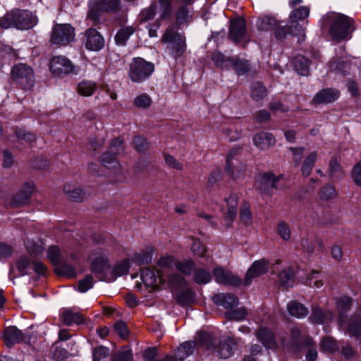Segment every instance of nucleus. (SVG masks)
Instances as JSON below:
<instances>
[{"mask_svg":"<svg viewBox=\"0 0 361 361\" xmlns=\"http://www.w3.org/2000/svg\"><path fill=\"white\" fill-rule=\"evenodd\" d=\"M200 341L207 350L216 352L223 359L231 357L233 353V347L237 345V341L234 338L227 337L222 341H216L212 334L208 333L203 334Z\"/></svg>","mask_w":361,"mask_h":361,"instance_id":"1","label":"nucleus"},{"mask_svg":"<svg viewBox=\"0 0 361 361\" xmlns=\"http://www.w3.org/2000/svg\"><path fill=\"white\" fill-rule=\"evenodd\" d=\"M330 23L329 32L331 37L337 41L348 37L353 31V20L341 13H331L327 16Z\"/></svg>","mask_w":361,"mask_h":361,"instance_id":"2","label":"nucleus"},{"mask_svg":"<svg viewBox=\"0 0 361 361\" xmlns=\"http://www.w3.org/2000/svg\"><path fill=\"white\" fill-rule=\"evenodd\" d=\"M154 71V63L137 57L130 64L128 75L133 82L140 83L147 80Z\"/></svg>","mask_w":361,"mask_h":361,"instance_id":"3","label":"nucleus"},{"mask_svg":"<svg viewBox=\"0 0 361 361\" xmlns=\"http://www.w3.org/2000/svg\"><path fill=\"white\" fill-rule=\"evenodd\" d=\"M106 245L94 248L90 256V270L96 274L106 273L110 269Z\"/></svg>","mask_w":361,"mask_h":361,"instance_id":"4","label":"nucleus"},{"mask_svg":"<svg viewBox=\"0 0 361 361\" xmlns=\"http://www.w3.org/2000/svg\"><path fill=\"white\" fill-rule=\"evenodd\" d=\"M161 42L170 44V49L175 58L183 54L186 49L185 37L177 32L175 27L169 26L161 37Z\"/></svg>","mask_w":361,"mask_h":361,"instance_id":"5","label":"nucleus"},{"mask_svg":"<svg viewBox=\"0 0 361 361\" xmlns=\"http://www.w3.org/2000/svg\"><path fill=\"white\" fill-rule=\"evenodd\" d=\"M11 78L17 82L22 89L29 90L35 83V75L33 70L24 63H19L12 68Z\"/></svg>","mask_w":361,"mask_h":361,"instance_id":"6","label":"nucleus"},{"mask_svg":"<svg viewBox=\"0 0 361 361\" xmlns=\"http://www.w3.org/2000/svg\"><path fill=\"white\" fill-rule=\"evenodd\" d=\"M240 150L239 147H234L226 157L225 171L234 181H242L247 175V169L245 165L240 164L235 166L233 162L234 157L239 153Z\"/></svg>","mask_w":361,"mask_h":361,"instance_id":"7","label":"nucleus"},{"mask_svg":"<svg viewBox=\"0 0 361 361\" xmlns=\"http://www.w3.org/2000/svg\"><path fill=\"white\" fill-rule=\"evenodd\" d=\"M75 30L69 24H56L52 29L51 42L59 45H67L74 39Z\"/></svg>","mask_w":361,"mask_h":361,"instance_id":"8","label":"nucleus"},{"mask_svg":"<svg viewBox=\"0 0 361 361\" xmlns=\"http://www.w3.org/2000/svg\"><path fill=\"white\" fill-rule=\"evenodd\" d=\"M109 151L102 154L101 157L102 164L106 168L120 171L121 166L115 156L123 151V140L119 137L113 140L110 144Z\"/></svg>","mask_w":361,"mask_h":361,"instance_id":"9","label":"nucleus"},{"mask_svg":"<svg viewBox=\"0 0 361 361\" xmlns=\"http://www.w3.org/2000/svg\"><path fill=\"white\" fill-rule=\"evenodd\" d=\"M74 68L71 60L63 56H54L49 62L51 72L57 76L72 73L74 71Z\"/></svg>","mask_w":361,"mask_h":361,"instance_id":"10","label":"nucleus"},{"mask_svg":"<svg viewBox=\"0 0 361 361\" xmlns=\"http://www.w3.org/2000/svg\"><path fill=\"white\" fill-rule=\"evenodd\" d=\"M279 178L272 173H265L256 180L255 188L261 194L271 195L273 189L276 188V183Z\"/></svg>","mask_w":361,"mask_h":361,"instance_id":"11","label":"nucleus"},{"mask_svg":"<svg viewBox=\"0 0 361 361\" xmlns=\"http://www.w3.org/2000/svg\"><path fill=\"white\" fill-rule=\"evenodd\" d=\"M247 32L246 23L243 18L231 20L228 31V38L234 43H238L245 36Z\"/></svg>","mask_w":361,"mask_h":361,"instance_id":"12","label":"nucleus"},{"mask_svg":"<svg viewBox=\"0 0 361 361\" xmlns=\"http://www.w3.org/2000/svg\"><path fill=\"white\" fill-rule=\"evenodd\" d=\"M269 262L265 259L257 260L253 262L247 271L244 279V284L248 286L253 279L259 277L268 271Z\"/></svg>","mask_w":361,"mask_h":361,"instance_id":"13","label":"nucleus"},{"mask_svg":"<svg viewBox=\"0 0 361 361\" xmlns=\"http://www.w3.org/2000/svg\"><path fill=\"white\" fill-rule=\"evenodd\" d=\"M213 275L216 282L219 284L238 286L241 283L239 276L234 275L231 271H225L221 267L215 268L213 270Z\"/></svg>","mask_w":361,"mask_h":361,"instance_id":"14","label":"nucleus"},{"mask_svg":"<svg viewBox=\"0 0 361 361\" xmlns=\"http://www.w3.org/2000/svg\"><path fill=\"white\" fill-rule=\"evenodd\" d=\"M141 280L142 284L146 288H149V292L157 289L164 281L162 277L154 271V270L145 268L141 271Z\"/></svg>","mask_w":361,"mask_h":361,"instance_id":"15","label":"nucleus"},{"mask_svg":"<svg viewBox=\"0 0 361 361\" xmlns=\"http://www.w3.org/2000/svg\"><path fill=\"white\" fill-rule=\"evenodd\" d=\"M14 27L19 30H28L35 24V18L27 11H12Z\"/></svg>","mask_w":361,"mask_h":361,"instance_id":"16","label":"nucleus"},{"mask_svg":"<svg viewBox=\"0 0 361 361\" xmlns=\"http://www.w3.org/2000/svg\"><path fill=\"white\" fill-rule=\"evenodd\" d=\"M334 314L331 310H323L317 305H312L311 314L309 317L310 322L317 324L328 323L332 321Z\"/></svg>","mask_w":361,"mask_h":361,"instance_id":"17","label":"nucleus"},{"mask_svg":"<svg viewBox=\"0 0 361 361\" xmlns=\"http://www.w3.org/2000/svg\"><path fill=\"white\" fill-rule=\"evenodd\" d=\"M86 48L91 51H99L104 45V39L100 33L95 29L90 28L85 32Z\"/></svg>","mask_w":361,"mask_h":361,"instance_id":"18","label":"nucleus"},{"mask_svg":"<svg viewBox=\"0 0 361 361\" xmlns=\"http://www.w3.org/2000/svg\"><path fill=\"white\" fill-rule=\"evenodd\" d=\"M290 336L292 338L299 343L310 346L314 342L311 337L308 336V329L306 326L297 324L290 329Z\"/></svg>","mask_w":361,"mask_h":361,"instance_id":"19","label":"nucleus"},{"mask_svg":"<svg viewBox=\"0 0 361 361\" xmlns=\"http://www.w3.org/2000/svg\"><path fill=\"white\" fill-rule=\"evenodd\" d=\"M224 202L226 205L224 206L223 210L225 219L232 222L237 215L238 196L237 194L232 192L224 198Z\"/></svg>","mask_w":361,"mask_h":361,"instance_id":"20","label":"nucleus"},{"mask_svg":"<svg viewBox=\"0 0 361 361\" xmlns=\"http://www.w3.org/2000/svg\"><path fill=\"white\" fill-rule=\"evenodd\" d=\"M255 336L266 348L275 349L278 347L276 336L270 329L265 327H260L256 331Z\"/></svg>","mask_w":361,"mask_h":361,"instance_id":"21","label":"nucleus"},{"mask_svg":"<svg viewBox=\"0 0 361 361\" xmlns=\"http://www.w3.org/2000/svg\"><path fill=\"white\" fill-rule=\"evenodd\" d=\"M340 96V92L336 89L326 88L317 92L312 99L314 104H327L335 102Z\"/></svg>","mask_w":361,"mask_h":361,"instance_id":"22","label":"nucleus"},{"mask_svg":"<svg viewBox=\"0 0 361 361\" xmlns=\"http://www.w3.org/2000/svg\"><path fill=\"white\" fill-rule=\"evenodd\" d=\"M213 302L219 306H222L225 309H231L238 305V299L233 293H216L213 296Z\"/></svg>","mask_w":361,"mask_h":361,"instance_id":"23","label":"nucleus"},{"mask_svg":"<svg viewBox=\"0 0 361 361\" xmlns=\"http://www.w3.org/2000/svg\"><path fill=\"white\" fill-rule=\"evenodd\" d=\"M23 338L22 331L15 326H8L4 331L3 339L5 345L8 347L21 342Z\"/></svg>","mask_w":361,"mask_h":361,"instance_id":"24","label":"nucleus"},{"mask_svg":"<svg viewBox=\"0 0 361 361\" xmlns=\"http://www.w3.org/2000/svg\"><path fill=\"white\" fill-rule=\"evenodd\" d=\"M61 319L62 322L66 326H71L73 324H80L85 321V318L82 314L74 312L71 309L63 310Z\"/></svg>","mask_w":361,"mask_h":361,"instance_id":"25","label":"nucleus"},{"mask_svg":"<svg viewBox=\"0 0 361 361\" xmlns=\"http://www.w3.org/2000/svg\"><path fill=\"white\" fill-rule=\"evenodd\" d=\"M253 142L259 149H265L274 145L275 138L271 133L261 132L255 135L253 137Z\"/></svg>","mask_w":361,"mask_h":361,"instance_id":"26","label":"nucleus"},{"mask_svg":"<svg viewBox=\"0 0 361 361\" xmlns=\"http://www.w3.org/2000/svg\"><path fill=\"white\" fill-rule=\"evenodd\" d=\"M352 304L353 299L349 296L344 295L336 299V305L339 313L338 323L340 326H342L343 323V314L350 309Z\"/></svg>","mask_w":361,"mask_h":361,"instance_id":"27","label":"nucleus"},{"mask_svg":"<svg viewBox=\"0 0 361 361\" xmlns=\"http://www.w3.org/2000/svg\"><path fill=\"white\" fill-rule=\"evenodd\" d=\"M287 309L290 314L297 318H303L309 313L308 309L303 304L295 300L288 302Z\"/></svg>","mask_w":361,"mask_h":361,"instance_id":"28","label":"nucleus"},{"mask_svg":"<svg viewBox=\"0 0 361 361\" xmlns=\"http://www.w3.org/2000/svg\"><path fill=\"white\" fill-rule=\"evenodd\" d=\"M231 63L233 70L238 75H243L250 71V64L245 59L239 58H229L228 59Z\"/></svg>","mask_w":361,"mask_h":361,"instance_id":"29","label":"nucleus"},{"mask_svg":"<svg viewBox=\"0 0 361 361\" xmlns=\"http://www.w3.org/2000/svg\"><path fill=\"white\" fill-rule=\"evenodd\" d=\"M317 157L318 153L317 151L312 152L306 156L301 166V172L304 176H308L311 174Z\"/></svg>","mask_w":361,"mask_h":361,"instance_id":"30","label":"nucleus"},{"mask_svg":"<svg viewBox=\"0 0 361 361\" xmlns=\"http://www.w3.org/2000/svg\"><path fill=\"white\" fill-rule=\"evenodd\" d=\"M34 189V185L32 183H25L15 196L13 204H25L30 197Z\"/></svg>","mask_w":361,"mask_h":361,"instance_id":"31","label":"nucleus"},{"mask_svg":"<svg viewBox=\"0 0 361 361\" xmlns=\"http://www.w3.org/2000/svg\"><path fill=\"white\" fill-rule=\"evenodd\" d=\"M97 84L91 80H83L78 83L77 91L79 94L84 97L92 96L97 89Z\"/></svg>","mask_w":361,"mask_h":361,"instance_id":"32","label":"nucleus"},{"mask_svg":"<svg viewBox=\"0 0 361 361\" xmlns=\"http://www.w3.org/2000/svg\"><path fill=\"white\" fill-rule=\"evenodd\" d=\"M176 300L181 305H189L195 301V292L187 288L180 292L176 293Z\"/></svg>","mask_w":361,"mask_h":361,"instance_id":"33","label":"nucleus"},{"mask_svg":"<svg viewBox=\"0 0 361 361\" xmlns=\"http://www.w3.org/2000/svg\"><path fill=\"white\" fill-rule=\"evenodd\" d=\"M347 331L351 336H361V316L350 317L347 325Z\"/></svg>","mask_w":361,"mask_h":361,"instance_id":"34","label":"nucleus"},{"mask_svg":"<svg viewBox=\"0 0 361 361\" xmlns=\"http://www.w3.org/2000/svg\"><path fill=\"white\" fill-rule=\"evenodd\" d=\"M195 343L194 341H187L181 344L175 352L178 356V361H183L186 357L194 352Z\"/></svg>","mask_w":361,"mask_h":361,"instance_id":"35","label":"nucleus"},{"mask_svg":"<svg viewBox=\"0 0 361 361\" xmlns=\"http://www.w3.org/2000/svg\"><path fill=\"white\" fill-rule=\"evenodd\" d=\"M64 192L68 197L74 201H82L85 198V192L80 188L66 185L63 188Z\"/></svg>","mask_w":361,"mask_h":361,"instance_id":"36","label":"nucleus"},{"mask_svg":"<svg viewBox=\"0 0 361 361\" xmlns=\"http://www.w3.org/2000/svg\"><path fill=\"white\" fill-rule=\"evenodd\" d=\"M295 71L300 75H307L309 73L310 61L302 56H298L293 61Z\"/></svg>","mask_w":361,"mask_h":361,"instance_id":"37","label":"nucleus"},{"mask_svg":"<svg viewBox=\"0 0 361 361\" xmlns=\"http://www.w3.org/2000/svg\"><path fill=\"white\" fill-rule=\"evenodd\" d=\"M135 31V29L133 26L121 28L115 36L116 43L121 46L125 45L130 36L132 35Z\"/></svg>","mask_w":361,"mask_h":361,"instance_id":"38","label":"nucleus"},{"mask_svg":"<svg viewBox=\"0 0 361 361\" xmlns=\"http://www.w3.org/2000/svg\"><path fill=\"white\" fill-rule=\"evenodd\" d=\"M329 176L332 178L341 179L344 176V172L336 157H332L329 162Z\"/></svg>","mask_w":361,"mask_h":361,"instance_id":"39","label":"nucleus"},{"mask_svg":"<svg viewBox=\"0 0 361 361\" xmlns=\"http://www.w3.org/2000/svg\"><path fill=\"white\" fill-rule=\"evenodd\" d=\"M157 12L158 4L154 1L149 7L142 9L140 13L139 20L140 23L147 22L153 19Z\"/></svg>","mask_w":361,"mask_h":361,"instance_id":"40","label":"nucleus"},{"mask_svg":"<svg viewBox=\"0 0 361 361\" xmlns=\"http://www.w3.org/2000/svg\"><path fill=\"white\" fill-rule=\"evenodd\" d=\"M193 280L196 283L203 285L210 282L212 276L208 271L198 268L194 271Z\"/></svg>","mask_w":361,"mask_h":361,"instance_id":"41","label":"nucleus"},{"mask_svg":"<svg viewBox=\"0 0 361 361\" xmlns=\"http://www.w3.org/2000/svg\"><path fill=\"white\" fill-rule=\"evenodd\" d=\"M175 266L182 274L190 276L192 272L195 271V264L192 259H187L184 261H176Z\"/></svg>","mask_w":361,"mask_h":361,"instance_id":"42","label":"nucleus"},{"mask_svg":"<svg viewBox=\"0 0 361 361\" xmlns=\"http://www.w3.org/2000/svg\"><path fill=\"white\" fill-rule=\"evenodd\" d=\"M158 4V12L159 13V20H164L168 18L171 13V0H158L155 2Z\"/></svg>","mask_w":361,"mask_h":361,"instance_id":"43","label":"nucleus"},{"mask_svg":"<svg viewBox=\"0 0 361 361\" xmlns=\"http://www.w3.org/2000/svg\"><path fill=\"white\" fill-rule=\"evenodd\" d=\"M288 30L289 35L298 37L299 42L305 40V30L296 20H290V25H288Z\"/></svg>","mask_w":361,"mask_h":361,"instance_id":"44","label":"nucleus"},{"mask_svg":"<svg viewBox=\"0 0 361 361\" xmlns=\"http://www.w3.org/2000/svg\"><path fill=\"white\" fill-rule=\"evenodd\" d=\"M337 196L335 187L331 184L324 185L319 192V197L322 200L328 201Z\"/></svg>","mask_w":361,"mask_h":361,"instance_id":"45","label":"nucleus"},{"mask_svg":"<svg viewBox=\"0 0 361 361\" xmlns=\"http://www.w3.org/2000/svg\"><path fill=\"white\" fill-rule=\"evenodd\" d=\"M240 219L241 222L246 226L252 224V215L250 209V205L248 202H243L240 211Z\"/></svg>","mask_w":361,"mask_h":361,"instance_id":"46","label":"nucleus"},{"mask_svg":"<svg viewBox=\"0 0 361 361\" xmlns=\"http://www.w3.org/2000/svg\"><path fill=\"white\" fill-rule=\"evenodd\" d=\"M152 100L147 93H142L135 97L133 104L138 109H146L152 104Z\"/></svg>","mask_w":361,"mask_h":361,"instance_id":"47","label":"nucleus"},{"mask_svg":"<svg viewBox=\"0 0 361 361\" xmlns=\"http://www.w3.org/2000/svg\"><path fill=\"white\" fill-rule=\"evenodd\" d=\"M267 95V90L260 82H255L251 87V97L253 99L259 100Z\"/></svg>","mask_w":361,"mask_h":361,"instance_id":"48","label":"nucleus"},{"mask_svg":"<svg viewBox=\"0 0 361 361\" xmlns=\"http://www.w3.org/2000/svg\"><path fill=\"white\" fill-rule=\"evenodd\" d=\"M168 283L173 290L182 288L186 285L185 279L178 274H172L168 278Z\"/></svg>","mask_w":361,"mask_h":361,"instance_id":"49","label":"nucleus"},{"mask_svg":"<svg viewBox=\"0 0 361 361\" xmlns=\"http://www.w3.org/2000/svg\"><path fill=\"white\" fill-rule=\"evenodd\" d=\"M337 348L338 345L336 341L331 337H324L320 342V349L323 352L333 353L336 350Z\"/></svg>","mask_w":361,"mask_h":361,"instance_id":"50","label":"nucleus"},{"mask_svg":"<svg viewBox=\"0 0 361 361\" xmlns=\"http://www.w3.org/2000/svg\"><path fill=\"white\" fill-rule=\"evenodd\" d=\"M100 7L105 11L116 13L121 9V2L120 0H102Z\"/></svg>","mask_w":361,"mask_h":361,"instance_id":"51","label":"nucleus"},{"mask_svg":"<svg viewBox=\"0 0 361 361\" xmlns=\"http://www.w3.org/2000/svg\"><path fill=\"white\" fill-rule=\"evenodd\" d=\"M130 268V262L129 259H126L118 262L115 264L113 269L114 274L116 276H121L124 274H126Z\"/></svg>","mask_w":361,"mask_h":361,"instance_id":"52","label":"nucleus"},{"mask_svg":"<svg viewBox=\"0 0 361 361\" xmlns=\"http://www.w3.org/2000/svg\"><path fill=\"white\" fill-rule=\"evenodd\" d=\"M55 271L57 274L64 276L68 278H73L76 276L75 269L68 264H62L56 267Z\"/></svg>","mask_w":361,"mask_h":361,"instance_id":"53","label":"nucleus"},{"mask_svg":"<svg viewBox=\"0 0 361 361\" xmlns=\"http://www.w3.org/2000/svg\"><path fill=\"white\" fill-rule=\"evenodd\" d=\"M276 231L279 235L285 241H288L291 238V231L289 225L282 221L278 224Z\"/></svg>","mask_w":361,"mask_h":361,"instance_id":"54","label":"nucleus"},{"mask_svg":"<svg viewBox=\"0 0 361 361\" xmlns=\"http://www.w3.org/2000/svg\"><path fill=\"white\" fill-rule=\"evenodd\" d=\"M293 273L290 269H284L279 273V278L281 285L285 288H288L293 283Z\"/></svg>","mask_w":361,"mask_h":361,"instance_id":"55","label":"nucleus"},{"mask_svg":"<svg viewBox=\"0 0 361 361\" xmlns=\"http://www.w3.org/2000/svg\"><path fill=\"white\" fill-rule=\"evenodd\" d=\"M247 314L245 308H239L226 312L225 316L228 320L241 321L245 318Z\"/></svg>","mask_w":361,"mask_h":361,"instance_id":"56","label":"nucleus"},{"mask_svg":"<svg viewBox=\"0 0 361 361\" xmlns=\"http://www.w3.org/2000/svg\"><path fill=\"white\" fill-rule=\"evenodd\" d=\"M16 267L20 275L27 274V269L32 267V263L27 257H21L16 262Z\"/></svg>","mask_w":361,"mask_h":361,"instance_id":"57","label":"nucleus"},{"mask_svg":"<svg viewBox=\"0 0 361 361\" xmlns=\"http://www.w3.org/2000/svg\"><path fill=\"white\" fill-rule=\"evenodd\" d=\"M94 284L93 276L90 274L87 275L82 280L78 283V291L85 293L92 288Z\"/></svg>","mask_w":361,"mask_h":361,"instance_id":"58","label":"nucleus"},{"mask_svg":"<svg viewBox=\"0 0 361 361\" xmlns=\"http://www.w3.org/2000/svg\"><path fill=\"white\" fill-rule=\"evenodd\" d=\"M114 329L121 338L126 339L128 337L129 331L126 323L123 321H117L114 325Z\"/></svg>","mask_w":361,"mask_h":361,"instance_id":"59","label":"nucleus"},{"mask_svg":"<svg viewBox=\"0 0 361 361\" xmlns=\"http://www.w3.org/2000/svg\"><path fill=\"white\" fill-rule=\"evenodd\" d=\"M47 256L54 265L59 264L61 261V254L58 247L51 246L48 250Z\"/></svg>","mask_w":361,"mask_h":361,"instance_id":"60","label":"nucleus"},{"mask_svg":"<svg viewBox=\"0 0 361 361\" xmlns=\"http://www.w3.org/2000/svg\"><path fill=\"white\" fill-rule=\"evenodd\" d=\"M309 16V9L307 7L301 6L293 11L290 15V20H302Z\"/></svg>","mask_w":361,"mask_h":361,"instance_id":"61","label":"nucleus"},{"mask_svg":"<svg viewBox=\"0 0 361 361\" xmlns=\"http://www.w3.org/2000/svg\"><path fill=\"white\" fill-rule=\"evenodd\" d=\"M192 240H193L191 245L192 252L200 257H204L207 252L204 245H203L198 239L192 238Z\"/></svg>","mask_w":361,"mask_h":361,"instance_id":"62","label":"nucleus"},{"mask_svg":"<svg viewBox=\"0 0 361 361\" xmlns=\"http://www.w3.org/2000/svg\"><path fill=\"white\" fill-rule=\"evenodd\" d=\"M113 361H133V353L130 350H123L114 355Z\"/></svg>","mask_w":361,"mask_h":361,"instance_id":"63","label":"nucleus"},{"mask_svg":"<svg viewBox=\"0 0 361 361\" xmlns=\"http://www.w3.org/2000/svg\"><path fill=\"white\" fill-rule=\"evenodd\" d=\"M351 174L355 183L361 187V161L353 166Z\"/></svg>","mask_w":361,"mask_h":361,"instance_id":"64","label":"nucleus"}]
</instances>
